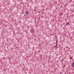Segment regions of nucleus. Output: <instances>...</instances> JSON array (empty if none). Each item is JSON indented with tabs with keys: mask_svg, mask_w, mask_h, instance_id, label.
Here are the masks:
<instances>
[{
	"mask_svg": "<svg viewBox=\"0 0 74 74\" xmlns=\"http://www.w3.org/2000/svg\"><path fill=\"white\" fill-rule=\"evenodd\" d=\"M71 66H72L73 68H74V62H72L71 63Z\"/></svg>",
	"mask_w": 74,
	"mask_h": 74,
	"instance_id": "2",
	"label": "nucleus"
},
{
	"mask_svg": "<svg viewBox=\"0 0 74 74\" xmlns=\"http://www.w3.org/2000/svg\"><path fill=\"white\" fill-rule=\"evenodd\" d=\"M56 46H57V45H58V41H57V40H56Z\"/></svg>",
	"mask_w": 74,
	"mask_h": 74,
	"instance_id": "3",
	"label": "nucleus"
},
{
	"mask_svg": "<svg viewBox=\"0 0 74 74\" xmlns=\"http://www.w3.org/2000/svg\"><path fill=\"white\" fill-rule=\"evenodd\" d=\"M57 47V46H55V47Z\"/></svg>",
	"mask_w": 74,
	"mask_h": 74,
	"instance_id": "6",
	"label": "nucleus"
},
{
	"mask_svg": "<svg viewBox=\"0 0 74 74\" xmlns=\"http://www.w3.org/2000/svg\"><path fill=\"white\" fill-rule=\"evenodd\" d=\"M57 48H58V47H57Z\"/></svg>",
	"mask_w": 74,
	"mask_h": 74,
	"instance_id": "8",
	"label": "nucleus"
},
{
	"mask_svg": "<svg viewBox=\"0 0 74 74\" xmlns=\"http://www.w3.org/2000/svg\"><path fill=\"white\" fill-rule=\"evenodd\" d=\"M25 13H26V14H27V15H29V13H28V12L26 11Z\"/></svg>",
	"mask_w": 74,
	"mask_h": 74,
	"instance_id": "4",
	"label": "nucleus"
},
{
	"mask_svg": "<svg viewBox=\"0 0 74 74\" xmlns=\"http://www.w3.org/2000/svg\"><path fill=\"white\" fill-rule=\"evenodd\" d=\"M30 32L32 33H33L34 32V29H31L30 30Z\"/></svg>",
	"mask_w": 74,
	"mask_h": 74,
	"instance_id": "1",
	"label": "nucleus"
},
{
	"mask_svg": "<svg viewBox=\"0 0 74 74\" xmlns=\"http://www.w3.org/2000/svg\"><path fill=\"white\" fill-rule=\"evenodd\" d=\"M61 15H63V14H61Z\"/></svg>",
	"mask_w": 74,
	"mask_h": 74,
	"instance_id": "7",
	"label": "nucleus"
},
{
	"mask_svg": "<svg viewBox=\"0 0 74 74\" xmlns=\"http://www.w3.org/2000/svg\"><path fill=\"white\" fill-rule=\"evenodd\" d=\"M69 25V23H66V25Z\"/></svg>",
	"mask_w": 74,
	"mask_h": 74,
	"instance_id": "5",
	"label": "nucleus"
}]
</instances>
